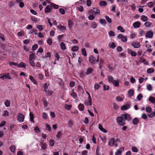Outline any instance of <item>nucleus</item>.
I'll return each mask as SVG.
<instances>
[{"label": "nucleus", "mask_w": 155, "mask_h": 155, "mask_svg": "<svg viewBox=\"0 0 155 155\" xmlns=\"http://www.w3.org/2000/svg\"><path fill=\"white\" fill-rule=\"evenodd\" d=\"M108 80L109 82L113 83V81H114V78L112 76H109L108 77Z\"/></svg>", "instance_id": "nucleus-25"}, {"label": "nucleus", "mask_w": 155, "mask_h": 155, "mask_svg": "<svg viewBox=\"0 0 155 155\" xmlns=\"http://www.w3.org/2000/svg\"><path fill=\"white\" fill-rule=\"evenodd\" d=\"M8 112L7 110H5L4 111V113L3 114V116H8Z\"/></svg>", "instance_id": "nucleus-61"}, {"label": "nucleus", "mask_w": 155, "mask_h": 155, "mask_svg": "<svg viewBox=\"0 0 155 155\" xmlns=\"http://www.w3.org/2000/svg\"><path fill=\"white\" fill-rule=\"evenodd\" d=\"M51 53L49 52H48L46 54L45 56L43 57V58H46L47 57L50 58L51 57Z\"/></svg>", "instance_id": "nucleus-45"}, {"label": "nucleus", "mask_w": 155, "mask_h": 155, "mask_svg": "<svg viewBox=\"0 0 155 155\" xmlns=\"http://www.w3.org/2000/svg\"><path fill=\"white\" fill-rule=\"evenodd\" d=\"M91 2L90 0H87V5L88 6H90L91 5Z\"/></svg>", "instance_id": "nucleus-64"}, {"label": "nucleus", "mask_w": 155, "mask_h": 155, "mask_svg": "<svg viewBox=\"0 0 155 155\" xmlns=\"http://www.w3.org/2000/svg\"><path fill=\"white\" fill-rule=\"evenodd\" d=\"M152 23L150 21H147L144 23V25L146 27H150L152 25Z\"/></svg>", "instance_id": "nucleus-27"}, {"label": "nucleus", "mask_w": 155, "mask_h": 155, "mask_svg": "<svg viewBox=\"0 0 155 155\" xmlns=\"http://www.w3.org/2000/svg\"><path fill=\"white\" fill-rule=\"evenodd\" d=\"M133 26L134 28H138L141 25V23L139 21H136L133 24Z\"/></svg>", "instance_id": "nucleus-9"}, {"label": "nucleus", "mask_w": 155, "mask_h": 155, "mask_svg": "<svg viewBox=\"0 0 155 155\" xmlns=\"http://www.w3.org/2000/svg\"><path fill=\"white\" fill-rule=\"evenodd\" d=\"M47 43L48 45H51L52 43L51 39L50 38L48 39L47 40Z\"/></svg>", "instance_id": "nucleus-63"}, {"label": "nucleus", "mask_w": 155, "mask_h": 155, "mask_svg": "<svg viewBox=\"0 0 155 155\" xmlns=\"http://www.w3.org/2000/svg\"><path fill=\"white\" fill-rule=\"evenodd\" d=\"M117 38L118 39H121L122 41L126 42L127 41V38L125 36H123L121 34H119L117 36Z\"/></svg>", "instance_id": "nucleus-4"}, {"label": "nucleus", "mask_w": 155, "mask_h": 155, "mask_svg": "<svg viewBox=\"0 0 155 155\" xmlns=\"http://www.w3.org/2000/svg\"><path fill=\"white\" fill-rule=\"evenodd\" d=\"M148 100L152 103H155V98L153 97L150 96L148 99Z\"/></svg>", "instance_id": "nucleus-22"}, {"label": "nucleus", "mask_w": 155, "mask_h": 155, "mask_svg": "<svg viewBox=\"0 0 155 155\" xmlns=\"http://www.w3.org/2000/svg\"><path fill=\"white\" fill-rule=\"evenodd\" d=\"M35 58V54L32 53L29 56V60H33Z\"/></svg>", "instance_id": "nucleus-36"}, {"label": "nucleus", "mask_w": 155, "mask_h": 155, "mask_svg": "<svg viewBox=\"0 0 155 155\" xmlns=\"http://www.w3.org/2000/svg\"><path fill=\"white\" fill-rule=\"evenodd\" d=\"M96 58L94 57L93 55H91L89 57V62L92 64H94L95 63Z\"/></svg>", "instance_id": "nucleus-5"}, {"label": "nucleus", "mask_w": 155, "mask_h": 155, "mask_svg": "<svg viewBox=\"0 0 155 155\" xmlns=\"http://www.w3.org/2000/svg\"><path fill=\"white\" fill-rule=\"evenodd\" d=\"M105 17L107 21L109 23H111L112 22L111 18H110L109 16H106Z\"/></svg>", "instance_id": "nucleus-39"}, {"label": "nucleus", "mask_w": 155, "mask_h": 155, "mask_svg": "<svg viewBox=\"0 0 155 155\" xmlns=\"http://www.w3.org/2000/svg\"><path fill=\"white\" fill-rule=\"evenodd\" d=\"M93 71V70L92 68H87V71L86 73V74L87 75H88L89 74L91 73Z\"/></svg>", "instance_id": "nucleus-26"}, {"label": "nucleus", "mask_w": 155, "mask_h": 155, "mask_svg": "<svg viewBox=\"0 0 155 155\" xmlns=\"http://www.w3.org/2000/svg\"><path fill=\"white\" fill-rule=\"evenodd\" d=\"M97 25L96 22H92L91 23V27L93 29H95L96 28Z\"/></svg>", "instance_id": "nucleus-21"}, {"label": "nucleus", "mask_w": 155, "mask_h": 155, "mask_svg": "<svg viewBox=\"0 0 155 155\" xmlns=\"http://www.w3.org/2000/svg\"><path fill=\"white\" fill-rule=\"evenodd\" d=\"M153 36V32L150 31H148L146 34V37L149 38H151Z\"/></svg>", "instance_id": "nucleus-6"}, {"label": "nucleus", "mask_w": 155, "mask_h": 155, "mask_svg": "<svg viewBox=\"0 0 155 155\" xmlns=\"http://www.w3.org/2000/svg\"><path fill=\"white\" fill-rule=\"evenodd\" d=\"M143 97V96L141 94H139L137 96V99L138 100V101H140V100Z\"/></svg>", "instance_id": "nucleus-54"}, {"label": "nucleus", "mask_w": 155, "mask_h": 155, "mask_svg": "<svg viewBox=\"0 0 155 155\" xmlns=\"http://www.w3.org/2000/svg\"><path fill=\"white\" fill-rule=\"evenodd\" d=\"M109 46L112 49H114L116 46L115 43L114 42H112L111 44H109Z\"/></svg>", "instance_id": "nucleus-42"}, {"label": "nucleus", "mask_w": 155, "mask_h": 155, "mask_svg": "<svg viewBox=\"0 0 155 155\" xmlns=\"http://www.w3.org/2000/svg\"><path fill=\"white\" fill-rule=\"evenodd\" d=\"M154 70L152 68H148L147 69V72L149 74H150L154 72Z\"/></svg>", "instance_id": "nucleus-47"}, {"label": "nucleus", "mask_w": 155, "mask_h": 155, "mask_svg": "<svg viewBox=\"0 0 155 155\" xmlns=\"http://www.w3.org/2000/svg\"><path fill=\"white\" fill-rule=\"evenodd\" d=\"M98 128L99 129L103 132L104 133H106L107 132V131L102 126L101 124H99Z\"/></svg>", "instance_id": "nucleus-14"}, {"label": "nucleus", "mask_w": 155, "mask_h": 155, "mask_svg": "<svg viewBox=\"0 0 155 155\" xmlns=\"http://www.w3.org/2000/svg\"><path fill=\"white\" fill-rule=\"evenodd\" d=\"M146 111L148 113H150L152 111V109L150 107H146Z\"/></svg>", "instance_id": "nucleus-51"}, {"label": "nucleus", "mask_w": 155, "mask_h": 155, "mask_svg": "<svg viewBox=\"0 0 155 155\" xmlns=\"http://www.w3.org/2000/svg\"><path fill=\"white\" fill-rule=\"evenodd\" d=\"M29 79H30L31 81L34 84H37V82L35 79L33 78V77L31 76H29Z\"/></svg>", "instance_id": "nucleus-20"}, {"label": "nucleus", "mask_w": 155, "mask_h": 155, "mask_svg": "<svg viewBox=\"0 0 155 155\" xmlns=\"http://www.w3.org/2000/svg\"><path fill=\"white\" fill-rule=\"evenodd\" d=\"M51 5L55 9H58L59 7V6L58 5L54 4L53 3H51Z\"/></svg>", "instance_id": "nucleus-52"}, {"label": "nucleus", "mask_w": 155, "mask_h": 155, "mask_svg": "<svg viewBox=\"0 0 155 155\" xmlns=\"http://www.w3.org/2000/svg\"><path fill=\"white\" fill-rule=\"evenodd\" d=\"M26 66L25 64L22 62H21L20 64L18 65V66L19 67L21 68H25Z\"/></svg>", "instance_id": "nucleus-33"}, {"label": "nucleus", "mask_w": 155, "mask_h": 155, "mask_svg": "<svg viewBox=\"0 0 155 155\" xmlns=\"http://www.w3.org/2000/svg\"><path fill=\"white\" fill-rule=\"evenodd\" d=\"M130 107V105L129 104H127L125 105L122 106L121 107V109L122 110H126Z\"/></svg>", "instance_id": "nucleus-7"}, {"label": "nucleus", "mask_w": 155, "mask_h": 155, "mask_svg": "<svg viewBox=\"0 0 155 155\" xmlns=\"http://www.w3.org/2000/svg\"><path fill=\"white\" fill-rule=\"evenodd\" d=\"M16 149L15 146L14 145L11 146L10 147V150L12 152L14 153L15 152Z\"/></svg>", "instance_id": "nucleus-28"}, {"label": "nucleus", "mask_w": 155, "mask_h": 155, "mask_svg": "<svg viewBox=\"0 0 155 155\" xmlns=\"http://www.w3.org/2000/svg\"><path fill=\"white\" fill-rule=\"evenodd\" d=\"M86 106H91L92 105V101L90 102V101H86L84 102Z\"/></svg>", "instance_id": "nucleus-34"}, {"label": "nucleus", "mask_w": 155, "mask_h": 155, "mask_svg": "<svg viewBox=\"0 0 155 155\" xmlns=\"http://www.w3.org/2000/svg\"><path fill=\"white\" fill-rule=\"evenodd\" d=\"M29 61L30 65L33 67H35V63L33 60H29Z\"/></svg>", "instance_id": "nucleus-30"}, {"label": "nucleus", "mask_w": 155, "mask_h": 155, "mask_svg": "<svg viewBox=\"0 0 155 155\" xmlns=\"http://www.w3.org/2000/svg\"><path fill=\"white\" fill-rule=\"evenodd\" d=\"M60 13L62 15H64L65 13V12L64 9L62 8H60L59 9Z\"/></svg>", "instance_id": "nucleus-60"}, {"label": "nucleus", "mask_w": 155, "mask_h": 155, "mask_svg": "<svg viewBox=\"0 0 155 155\" xmlns=\"http://www.w3.org/2000/svg\"><path fill=\"white\" fill-rule=\"evenodd\" d=\"M148 6L150 7H152L153 6V3L152 2H150L147 3Z\"/></svg>", "instance_id": "nucleus-62"}, {"label": "nucleus", "mask_w": 155, "mask_h": 155, "mask_svg": "<svg viewBox=\"0 0 155 155\" xmlns=\"http://www.w3.org/2000/svg\"><path fill=\"white\" fill-rule=\"evenodd\" d=\"M38 47V45L37 44H35L32 47V50L33 51L35 50Z\"/></svg>", "instance_id": "nucleus-57"}, {"label": "nucleus", "mask_w": 155, "mask_h": 155, "mask_svg": "<svg viewBox=\"0 0 155 155\" xmlns=\"http://www.w3.org/2000/svg\"><path fill=\"white\" fill-rule=\"evenodd\" d=\"M132 150L134 152H137L138 151V149L135 147H132Z\"/></svg>", "instance_id": "nucleus-46"}, {"label": "nucleus", "mask_w": 155, "mask_h": 155, "mask_svg": "<svg viewBox=\"0 0 155 155\" xmlns=\"http://www.w3.org/2000/svg\"><path fill=\"white\" fill-rule=\"evenodd\" d=\"M82 54L84 56H87V53L86 50L85 48H82L81 50Z\"/></svg>", "instance_id": "nucleus-40"}, {"label": "nucleus", "mask_w": 155, "mask_h": 155, "mask_svg": "<svg viewBox=\"0 0 155 155\" xmlns=\"http://www.w3.org/2000/svg\"><path fill=\"white\" fill-rule=\"evenodd\" d=\"M51 8V6L50 5H48L45 9V13L50 12Z\"/></svg>", "instance_id": "nucleus-11"}, {"label": "nucleus", "mask_w": 155, "mask_h": 155, "mask_svg": "<svg viewBox=\"0 0 155 155\" xmlns=\"http://www.w3.org/2000/svg\"><path fill=\"white\" fill-rule=\"evenodd\" d=\"M110 88V87L107 85H106L104 84V90H108Z\"/></svg>", "instance_id": "nucleus-56"}, {"label": "nucleus", "mask_w": 155, "mask_h": 155, "mask_svg": "<svg viewBox=\"0 0 155 155\" xmlns=\"http://www.w3.org/2000/svg\"><path fill=\"white\" fill-rule=\"evenodd\" d=\"M100 86L98 84H94V88L95 90H98L99 87Z\"/></svg>", "instance_id": "nucleus-48"}, {"label": "nucleus", "mask_w": 155, "mask_h": 155, "mask_svg": "<svg viewBox=\"0 0 155 155\" xmlns=\"http://www.w3.org/2000/svg\"><path fill=\"white\" fill-rule=\"evenodd\" d=\"M60 46L61 48L63 50H64L66 49L65 45L63 42L61 43Z\"/></svg>", "instance_id": "nucleus-23"}, {"label": "nucleus", "mask_w": 155, "mask_h": 155, "mask_svg": "<svg viewBox=\"0 0 155 155\" xmlns=\"http://www.w3.org/2000/svg\"><path fill=\"white\" fill-rule=\"evenodd\" d=\"M25 116L21 113H19L17 117V119L20 122H22L24 121Z\"/></svg>", "instance_id": "nucleus-2"}, {"label": "nucleus", "mask_w": 155, "mask_h": 155, "mask_svg": "<svg viewBox=\"0 0 155 155\" xmlns=\"http://www.w3.org/2000/svg\"><path fill=\"white\" fill-rule=\"evenodd\" d=\"M41 147L44 150H45L46 148V144L45 143H42L41 144Z\"/></svg>", "instance_id": "nucleus-53"}, {"label": "nucleus", "mask_w": 155, "mask_h": 155, "mask_svg": "<svg viewBox=\"0 0 155 155\" xmlns=\"http://www.w3.org/2000/svg\"><path fill=\"white\" fill-rule=\"evenodd\" d=\"M10 102L9 100H7L5 102V105L7 107H9L10 106Z\"/></svg>", "instance_id": "nucleus-32"}, {"label": "nucleus", "mask_w": 155, "mask_h": 155, "mask_svg": "<svg viewBox=\"0 0 155 155\" xmlns=\"http://www.w3.org/2000/svg\"><path fill=\"white\" fill-rule=\"evenodd\" d=\"M134 91L132 90H130L128 92V94L129 96L130 97H131L133 96L134 94Z\"/></svg>", "instance_id": "nucleus-35"}, {"label": "nucleus", "mask_w": 155, "mask_h": 155, "mask_svg": "<svg viewBox=\"0 0 155 155\" xmlns=\"http://www.w3.org/2000/svg\"><path fill=\"white\" fill-rule=\"evenodd\" d=\"M43 26L41 25H37L36 26L37 28L40 31H41L43 30Z\"/></svg>", "instance_id": "nucleus-44"}, {"label": "nucleus", "mask_w": 155, "mask_h": 155, "mask_svg": "<svg viewBox=\"0 0 155 155\" xmlns=\"http://www.w3.org/2000/svg\"><path fill=\"white\" fill-rule=\"evenodd\" d=\"M139 122V120L137 118H134L132 122L134 124H137Z\"/></svg>", "instance_id": "nucleus-31"}, {"label": "nucleus", "mask_w": 155, "mask_h": 155, "mask_svg": "<svg viewBox=\"0 0 155 155\" xmlns=\"http://www.w3.org/2000/svg\"><path fill=\"white\" fill-rule=\"evenodd\" d=\"M117 29L118 30H120L121 32H125V30L123 28L120 26H119L117 27Z\"/></svg>", "instance_id": "nucleus-29"}, {"label": "nucleus", "mask_w": 155, "mask_h": 155, "mask_svg": "<svg viewBox=\"0 0 155 155\" xmlns=\"http://www.w3.org/2000/svg\"><path fill=\"white\" fill-rule=\"evenodd\" d=\"M147 89L149 91L152 90V87L151 85L150 84H149L147 86Z\"/></svg>", "instance_id": "nucleus-55"}, {"label": "nucleus", "mask_w": 155, "mask_h": 155, "mask_svg": "<svg viewBox=\"0 0 155 155\" xmlns=\"http://www.w3.org/2000/svg\"><path fill=\"white\" fill-rule=\"evenodd\" d=\"M44 91L47 94L49 95H50L52 94L53 93V91H47L45 89Z\"/></svg>", "instance_id": "nucleus-50"}, {"label": "nucleus", "mask_w": 155, "mask_h": 155, "mask_svg": "<svg viewBox=\"0 0 155 155\" xmlns=\"http://www.w3.org/2000/svg\"><path fill=\"white\" fill-rule=\"evenodd\" d=\"M68 126L69 127H71L73 125V122L70 120L68 123Z\"/></svg>", "instance_id": "nucleus-59"}, {"label": "nucleus", "mask_w": 155, "mask_h": 155, "mask_svg": "<svg viewBox=\"0 0 155 155\" xmlns=\"http://www.w3.org/2000/svg\"><path fill=\"white\" fill-rule=\"evenodd\" d=\"M114 139L113 138H111L109 140V143H108V145H109L110 146L112 147L113 146L114 144Z\"/></svg>", "instance_id": "nucleus-13"}, {"label": "nucleus", "mask_w": 155, "mask_h": 155, "mask_svg": "<svg viewBox=\"0 0 155 155\" xmlns=\"http://www.w3.org/2000/svg\"><path fill=\"white\" fill-rule=\"evenodd\" d=\"M78 108L79 110L83 111L84 109V106L82 104H80L78 106Z\"/></svg>", "instance_id": "nucleus-18"}, {"label": "nucleus", "mask_w": 155, "mask_h": 155, "mask_svg": "<svg viewBox=\"0 0 155 155\" xmlns=\"http://www.w3.org/2000/svg\"><path fill=\"white\" fill-rule=\"evenodd\" d=\"M127 52L132 56H135L137 55V53L135 51H132L130 49H127Z\"/></svg>", "instance_id": "nucleus-12"}, {"label": "nucleus", "mask_w": 155, "mask_h": 155, "mask_svg": "<svg viewBox=\"0 0 155 155\" xmlns=\"http://www.w3.org/2000/svg\"><path fill=\"white\" fill-rule=\"evenodd\" d=\"M71 95L74 99L76 98L77 96V95L76 93L74 92V89H73L72 90V93H71Z\"/></svg>", "instance_id": "nucleus-17"}, {"label": "nucleus", "mask_w": 155, "mask_h": 155, "mask_svg": "<svg viewBox=\"0 0 155 155\" xmlns=\"http://www.w3.org/2000/svg\"><path fill=\"white\" fill-rule=\"evenodd\" d=\"M79 49V47L77 46H74L71 48V50L74 51H77Z\"/></svg>", "instance_id": "nucleus-38"}, {"label": "nucleus", "mask_w": 155, "mask_h": 155, "mask_svg": "<svg viewBox=\"0 0 155 155\" xmlns=\"http://www.w3.org/2000/svg\"><path fill=\"white\" fill-rule=\"evenodd\" d=\"M95 18V17L93 15H91L88 17V19L90 20H92Z\"/></svg>", "instance_id": "nucleus-43"}, {"label": "nucleus", "mask_w": 155, "mask_h": 155, "mask_svg": "<svg viewBox=\"0 0 155 155\" xmlns=\"http://www.w3.org/2000/svg\"><path fill=\"white\" fill-rule=\"evenodd\" d=\"M131 45L135 48H139L140 46V44L138 42H133Z\"/></svg>", "instance_id": "nucleus-10"}, {"label": "nucleus", "mask_w": 155, "mask_h": 155, "mask_svg": "<svg viewBox=\"0 0 155 155\" xmlns=\"http://www.w3.org/2000/svg\"><path fill=\"white\" fill-rule=\"evenodd\" d=\"M141 19L143 21H146L148 19L147 17L144 15H142L141 17Z\"/></svg>", "instance_id": "nucleus-24"}, {"label": "nucleus", "mask_w": 155, "mask_h": 155, "mask_svg": "<svg viewBox=\"0 0 155 155\" xmlns=\"http://www.w3.org/2000/svg\"><path fill=\"white\" fill-rule=\"evenodd\" d=\"M116 100L118 101H123V99L121 97L118 96L116 98Z\"/></svg>", "instance_id": "nucleus-58"}, {"label": "nucleus", "mask_w": 155, "mask_h": 155, "mask_svg": "<svg viewBox=\"0 0 155 155\" xmlns=\"http://www.w3.org/2000/svg\"><path fill=\"white\" fill-rule=\"evenodd\" d=\"M131 119L130 116L127 114H122L121 116L117 117L116 119L118 124L121 126H124L125 124V121L126 120L130 121Z\"/></svg>", "instance_id": "nucleus-1"}, {"label": "nucleus", "mask_w": 155, "mask_h": 155, "mask_svg": "<svg viewBox=\"0 0 155 155\" xmlns=\"http://www.w3.org/2000/svg\"><path fill=\"white\" fill-rule=\"evenodd\" d=\"M57 28L59 29L60 31L64 32L66 30V27L64 26H62L61 25H58L57 27Z\"/></svg>", "instance_id": "nucleus-8"}, {"label": "nucleus", "mask_w": 155, "mask_h": 155, "mask_svg": "<svg viewBox=\"0 0 155 155\" xmlns=\"http://www.w3.org/2000/svg\"><path fill=\"white\" fill-rule=\"evenodd\" d=\"M9 74L8 73L5 74H1V78L3 80H4L5 78L11 79H12L11 77L9 75Z\"/></svg>", "instance_id": "nucleus-3"}, {"label": "nucleus", "mask_w": 155, "mask_h": 155, "mask_svg": "<svg viewBox=\"0 0 155 155\" xmlns=\"http://www.w3.org/2000/svg\"><path fill=\"white\" fill-rule=\"evenodd\" d=\"M119 80L117 79V80H114L112 83L113 85H114L116 87H118L119 85Z\"/></svg>", "instance_id": "nucleus-15"}, {"label": "nucleus", "mask_w": 155, "mask_h": 155, "mask_svg": "<svg viewBox=\"0 0 155 155\" xmlns=\"http://www.w3.org/2000/svg\"><path fill=\"white\" fill-rule=\"evenodd\" d=\"M100 22L101 25L104 26H105L107 24V22L105 20L102 19L100 20Z\"/></svg>", "instance_id": "nucleus-19"}, {"label": "nucleus", "mask_w": 155, "mask_h": 155, "mask_svg": "<svg viewBox=\"0 0 155 155\" xmlns=\"http://www.w3.org/2000/svg\"><path fill=\"white\" fill-rule=\"evenodd\" d=\"M62 135L61 131H58L56 137V140H59L61 138Z\"/></svg>", "instance_id": "nucleus-16"}, {"label": "nucleus", "mask_w": 155, "mask_h": 155, "mask_svg": "<svg viewBox=\"0 0 155 155\" xmlns=\"http://www.w3.org/2000/svg\"><path fill=\"white\" fill-rule=\"evenodd\" d=\"M71 107V105H68L67 104L65 105V108L68 110H70Z\"/></svg>", "instance_id": "nucleus-37"}, {"label": "nucleus", "mask_w": 155, "mask_h": 155, "mask_svg": "<svg viewBox=\"0 0 155 155\" xmlns=\"http://www.w3.org/2000/svg\"><path fill=\"white\" fill-rule=\"evenodd\" d=\"M108 34L110 37H113L115 35L114 32L112 31H110L109 32Z\"/></svg>", "instance_id": "nucleus-41"}, {"label": "nucleus", "mask_w": 155, "mask_h": 155, "mask_svg": "<svg viewBox=\"0 0 155 155\" xmlns=\"http://www.w3.org/2000/svg\"><path fill=\"white\" fill-rule=\"evenodd\" d=\"M107 5L106 2L105 1H102L100 3V5L101 6H105Z\"/></svg>", "instance_id": "nucleus-49"}]
</instances>
